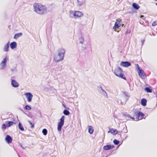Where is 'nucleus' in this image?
I'll list each match as a JSON object with an SVG mask.
<instances>
[{"label": "nucleus", "instance_id": "nucleus-9", "mask_svg": "<svg viewBox=\"0 0 157 157\" xmlns=\"http://www.w3.org/2000/svg\"><path fill=\"white\" fill-rule=\"evenodd\" d=\"M24 95L27 99V101L29 102H31L33 97V95L32 94L28 92L25 93Z\"/></svg>", "mask_w": 157, "mask_h": 157}, {"label": "nucleus", "instance_id": "nucleus-20", "mask_svg": "<svg viewBox=\"0 0 157 157\" xmlns=\"http://www.w3.org/2000/svg\"><path fill=\"white\" fill-rule=\"evenodd\" d=\"M113 146L111 145H106L103 147V149L105 150H107L113 148Z\"/></svg>", "mask_w": 157, "mask_h": 157}, {"label": "nucleus", "instance_id": "nucleus-31", "mask_svg": "<svg viewBox=\"0 0 157 157\" xmlns=\"http://www.w3.org/2000/svg\"><path fill=\"white\" fill-rule=\"evenodd\" d=\"M42 133L44 135H46L47 133V130L46 129H44L42 130Z\"/></svg>", "mask_w": 157, "mask_h": 157}, {"label": "nucleus", "instance_id": "nucleus-4", "mask_svg": "<svg viewBox=\"0 0 157 157\" xmlns=\"http://www.w3.org/2000/svg\"><path fill=\"white\" fill-rule=\"evenodd\" d=\"M114 74L119 77L125 79V76L124 75L121 69L119 67H117L114 70Z\"/></svg>", "mask_w": 157, "mask_h": 157}, {"label": "nucleus", "instance_id": "nucleus-38", "mask_svg": "<svg viewBox=\"0 0 157 157\" xmlns=\"http://www.w3.org/2000/svg\"><path fill=\"white\" fill-rule=\"evenodd\" d=\"M144 41V40H143V41H142V42H143V41Z\"/></svg>", "mask_w": 157, "mask_h": 157}, {"label": "nucleus", "instance_id": "nucleus-30", "mask_svg": "<svg viewBox=\"0 0 157 157\" xmlns=\"http://www.w3.org/2000/svg\"><path fill=\"white\" fill-rule=\"evenodd\" d=\"M144 90L147 92L151 93L152 92L151 90L148 87L145 88Z\"/></svg>", "mask_w": 157, "mask_h": 157}, {"label": "nucleus", "instance_id": "nucleus-21", "mask_svg": "<svg viewBox=\"0 0 157 157\" xmlns=\"http://www.w3.org/2000/svg\"><path fill=\"white\" fill-rule=\"evenodd\" d=\"M88 132L90 134H92L94 131V128L91 126H88Z\"/></svg>", "mask_w": 157, "mask_h": 157}, {"label": "nucleus", "instance_id": "nucleus-41", "mask_svg": "<svg viewBox=\"0 0 157 157\" xmlns=\"http://www.w3.org/2000/svg\"><path fill=\"white\" fill-rule=\"evenodd\" d=\"M156 5H157V3L156 4Z\"/></svg>", "mask_w": 157, "mask_h": 157}, {"label": "nucleus", "instance_id": "nucleus-26", "mask_svg": "<svg viewBox=\"0 0 157 157\" xmlns=\"http://www.w3.org/2000/svg\"><path fill=\"white\" fill-rule=\"evenodd\" d=\"M19 128L21 131H24V129L21 124L19 123L18 124Z\"/></svg>", "mask_w": 157, "mask_h": 157}, {"label": "nucleus", "instance_id": "nucleus-3", "mask_svg": "<svg viewBox=\"0 0 157 157\" xmlns=\"http://www.w3.org/2000/svg\"><path fill=\"white\" fill-rule=\"evenodd\" d=\"M69 16L71 17L78 18L83 16L82 13L81 11L76 10H71L69 12Z\"/></svg>", "mask_w": 157, "mask_h": 157}, {"label": "nucleus", "instance_id": "nucleus-15", "mask_svg": "<svg viewBox=\"0 0 157 157\" xmlns=\"http://www.w3.org/2000/svg\"><path fill=\"white\" fill-rule=\"evenodd\" d=\"M98 87L100 88L101 89L100 92L101 94L103 95L104 96L106 97V98H108V96L107 93L104 90L102 89V87L101 86H100Z\"/></svg>", "mask_w": 157, "mask_h": 157}, {"label": "nucleus", "instance_id": "nucleus-34", "mask_svg": "<svg viewBox=\"0 0 157 157\" xmlns=\"http://www.w3.org/2000/svg\"><path fill=\"white\" fill-rule=\"evenodd\" d=\"M30 124L32 125L31 127L33 128L34 127V125L32 124V123L30 122Z\"/></svg>", "mask_w": 157, "mask_h": 157}, {"label": "nucleus", "instance_id": "nucleus-32", "mask_svg": "<svg viewBox=\"0 0 157 157\" xmlns=\"http://www.w3.org/2000/svg\"><path fill=\"white\" fill-rule=\"evenodd\" d=\"M113 142L115 145H118L119 143V141L117 140H114Z\"/></svg>", "mask_w": 157, "mask_h": 157}, {"label": "nucleus", "instance_id": "nucleus-36", "mask_svg": "<svg viewBox=\"0 0 157 157\" xmlns=\"http://www.w3.org/2000/svg\"><path fill=\"white\" fill-rule=\"evenodd\" d=\"M144 17V16L143 15H141L140 17L141 18H142V17Z\"/></svg>", "mask_w": 157, "mask_h": 157}, {"label": "nucleus", "instance_id": "nucleus-14", "mask_svg": "<svg viewBox=\"0 0 157 157\" xmlns=\"http://www.w3.org/2000/svg\"><path fill=\"white\" fill-rule=\"evenodd\" d=\"M77 6L79 7H81L83 6L85 3L86 0H77Z\"/></svg>", "mask_w": 157, "mask_h": 157}, {"label": "nucleus", "instance_id": "nucleus-40", "mask_svg": "<svg viewBox=\"0 0 157 157\" xmlns=\"http://www.w3.org/2000/svg\"><path fill=\"white\" fill-rule=\"evenodd\" d=\"M122 26H123V24L122 25Z\"/></svg>", "mask_w": 157, "mask_h": 157}, {"label": "nucleus", "instance_id": "nucleus-5", "mask_svg": "<svg viewBox=\"0 0 157 157\" xmlns=\"http://www.w3.org/2000/svg\"><path fill=\"white\" fill-rule=\"evenodd\" d=\"M78 44H80V48L82 50H84L86 49V46L84 44V37L83 36L81 35L79 36L78 39Z\"/></svg>", "mask_w": 157, "mask_h": 157}, {"label": "nucleus", "instance_id": "nucleus-37", "mask_svg": "<svg viewBox=\"0 0 157 157\" xmlns=\"http://www.w3.org/2000/svg\"><path fill=\"white\" fill-rule=\"evenodd\" d=\"M144 41V40H143V41H142V42H143V41Z\"/></svg>", "mask_w": 157, "mask_h": 157}, {"label": "nucleus", "instance_id": "nucleus-16", "mask_svg": "<svg viewBox=\"0 0 157 157\" xmlns=\"http://www.w3.org/2000/svg\"><path fill=\"white\" fill-rule=\"evenodd\" d=\"M5 140L8 144H10L12 142V140L10 136L7 135L5 138Z\"/></svg>", "mask_w": 157, "mask_h": 157}, {"label": "nucleus", "instance_id": "nucleus-33", "mask_svg": "<svg viewBox=\"0 0 157 157\" xmlns=\"http://www.w3.org/2000/svg\"><path fill=\"white\" fill-rule=\"evenodd\" d=\"M156 22L155 21L152 24V26H155L156 25Z\"/></svg>", "mask_w": 157, "mask_h": 157}, {"label": "nucleus", "instance_id": "nucleus-1", "mask_svg": "<svg viewBox=\"0 0 157 157\" xmlns=\"http://www.w3.org/2000/svg\"><path fill=\"white\" fill-rule=\"evenodd\" d=\"M34 11L40 15H43L47 12V9L46 6L40 4L35 3L33 5Z\"/></svg>", "mask_w": 157, "mask_h": 157}, {"label": "nucleus", "instance_id": "nucleus-35", "mask_svg": "<svg viewBox=\"0 0 157 157\" xmlns=\"http://www.w3.org/2000/svg\"><path fill=\"white\" fill-rule=\"evenodd\" d=\"M128 117H130V118H131V119H133V120H134V119H135V118H134V117H130V116H128Z\"/></svg>", "mask_w": 157, "mask_h": 157}, {"label": "nucleus", "instance_id": "nucleus-17", "mask_svg": "<svg viewBox=\"0 0 157 157\" xmlns=\"http://www.w3.org/2000/svg\"><path fill=\"white\" fill-rule=\"evenodd\" d=\"M109 131L108 132V133L110 132L112 134L114 135H115L118 132V131L116 129L114 128H110L109 129Z\"/></svg>", "mask_w": 157, "mask_h": 157}, {"label": "nucleus", "instance_id": "nucleus-28", "mask_svg": "<svg viewBox=\"0 0 157 157\" xmlns=\"http://www.w3.org/2000/svg\"><path fill=\"white\" fill-rule=\"evenodd\" d=\"M63 113L64 114L66 115H68L70 113L67 110H64L63 111Z\"/></svg>", "mask_w": 157, "mask_h": 157}, {"label": "nucleus", "instance_id": "nucleus-2", "mask_svg": "<svg viewBox=\"0 0 157 157\" xmlns=\"http://www.w3.org/2000/svg\"><path fill=\"white\" fill-rule=\"evenodd\" d=\"M65 50L62 48L59 49L58 52V54L55 56L54 60L56 62L62 61L63 59Z\"/></svg>", "mask_w": 157, "mask_h": 157}, {"label": "nucleus", "instance_id": "nucleus-7", "mask_svg": "<svg viewBox=\"0 0 157 157\" xmlns=\"http://www.w3.org/2000/svg\"><path fill=\"white\" fill-rule=\"evenodd\" d=\"M65 117L62 116L60 120V122L59 123L57 126V130L58 131H60L62 126L64 125Z\"/></svg>", "mask_w": 157, "mask_h": 157}, {"label": "nucleus", "instance_id": "nucleus-8", "mask_svg": "<svg viewBox=\"0 0 157 157\" xmlns=\"http://www.w3.org/2000/svg\"><path fill=\"white\" fill-rule=\"evenodd\" d=\"M121 19H118L116 20L114 26L113 27V29L114 31H116V29L119 28L121 25Z\"/></svg>", "mask_w": 157, "mask_h": 157}, {"label": "nucleus", "instance_id": "nucleus-13", "mask_svg": "<svg viewBox=\"0 0 157 157\" xmlns=\"http://www.w3.org/2000/svg\"><path fill=\"white\" fill-rule=\"evenodd\" d=\"M120 65L123 67H128L131 65V63L127 61H122L121 62L120 64Z\"/></svg>", "mask_w": 157, "mask_h": 157}, {"label": "nucleus", "instance_id": "nucleus-27", "mask_svg": "<svg viewBox=\"0 0 157 157\" xmlns=\"http://www.w3.org/2000/svg\"><path fill=\"white\" fill-rule=\"evenodd\" d=\"M24 109L25 110H31V108L28 105H26L24 108Z\"/></svg>", "mask_w": 157, "mask_h": 157}, {"label": "nucleus", "instance_id": "nucleus-18", "mask_svg": "<svg viewBox=\"0 0 157 157\" xmlns=\"http://www.w3.org/2000/svg\"><path fill=\"white\" fill-rule=\"evenodd\" d=\"M9 42L5 44L3 47V50L6 52H7L9 51Z\"/></svg>", "mask_w": 157, "mask_h": 157}, {"label": "nucleus", "instance_id": "nucleus-10", "mask_svg": "<svg viewBox=\"0 0 157 157\" xmlns=\"http://www.w3.org/2000/svg\"><path fill=\"white\" fill-rule=\"evenodd\" d=\"M135 114L136 117V121L142 119L144 116V114L142 112H140L136 113Z\"/></svg>", "mask_w": 157, "mask_h": 157}, {"label": "nucleus", "instance_id": "nucleus-19", "mask_svg": "<svg viewBox=\"0 0 157 157\" xmlns=\"http://www.w3.org/2000/svg\"><path fill=\"white\" fill-rule=\"evenodd\" d=\"M10 48L13 49L16 48L17 47V43L15 42H13L11 43L10 44Z\"/></svg>", "mask_w": 157, "mask_h": 157}, {"label": "nucleus", "instance_id": "nucleus-6", "mask_svg": "<svg viewBox=\"0 0 157 157\" xmlns=\"http://www.w3.org/2000/svg\"><path fill=\"white\" fill-rule=\"evenodd\" d=\"M8 58L6 56L1 61L0 63V70H2L5 69L7 67V63Z\"/></svg>", "mask_w": 157, "mask_h": 157}, {"label": "nucleus", "instance_id": "nucleus-22", "mask_svg": "<svg viewBox=\"0 0 157 157\" xmlns=\"http://www.w3.org/2000/svg\"><path fill=\"white\" fill-rule=\"evenodd\" d=\"M5 123L6 124L8 127H10L12 125L14 124L13 122L9 121H6Z\"/></svg>", "mask_w": 157, "mask_h": 157}, {"label": "nucleus", "instance_id": "nucleus-24", "mask_svg": "<svg viewBox=\"0 0 157 157\" xmlns=\"http://www.w3.org/2000/svg\"><path fill=\"white\" fill-rule=\"evenodd\" d=\"M133 7L136 10H138L140 7V6L136 3H133L132 4Z\"/></svg>", "mask_w": 157, "mask_h": 157}, {"label": "nucleus", "instance_id": "nucleus-25", "mask_svg": "<svg viewBox=\"0 0 157 157\" xmlns=\"http://www.w3.org/2000/svg\"><path fill=\"white\" fill-rule=\"evenodd\" d=\"M147 100L145 99H142L141 100V104L142 105L145 106L146 105Z\"/></svg>", "mask_w": 157, "mask_h": 157}, {"label": "nucleus", "instance_id": "nucleus-11", "mask_svg": "<svg viewBox=\"0 0 157 157\" xmlns=\"http://www.w3.org/2000/svg\"><path fill=\"white\" fill-rule=\"evenodd\" d=\"M136 68L139 76L141 78H144V71H142L138 64L136 65Z\"/></svg>", "mask_w": 157, "mask_h": 157}, {"label": "nucleus", "instance_id": "nucleus-39", "mask_svg": "<svg viewBox=\"0 0 157 157\" xmlns=\"http://www.w3.org/2000/svg\"><path fill=\"white\" fill-rule=\"evenodd\" d=\"M144 41V40H143V41H142V42H143V41Z\"/></svg>", "mask_w": 157, "mask_h": 157}, {"label": "nucleus", "instance_id": "nucleus-12", "mask_svg": "<svg viewBox=\"0 0 157 157\" xmlns=\"http://www.w3.org/2000/svg\"><path fill=\"white\" fill-rule=\"evenodd\" d=\"M11 84L12 86L14 88H17L19 86V83L15 80L11 79Z\"/></svg>", "mask_w": 157, "mask_h": 157}, {"label": "nucleus", "instance_id": "nucleus-29", "mask_svg": "<svg viewBox=\"0 0 157 157\" xmlns=\"http://www.w3.org/2000/svg\"><path fill=\"white\" fill-rule=\"evenodd\" d=\"M8 127L6 125V123L5 122V124H3L2 126V129L3 130H5V129L6 128Z\"/></svg>", "mask_w": 157, "mask_h": 157}, {"label": "nucleus", "instance_id": "nucleus-23", "mask_svg": "<svg viewBox=\"0 0 157 157\" xmlns=\"http://www.w3.org/2000/svg\"><path fill=\"white\" fill-rule=\"evenodd\" d=\"M22 33H19L15 34L14 36V38L16 39H18L19 37L22 36Z\"/></svg>", "mask_w": 157, "mask_h": 157}]
</instances>
